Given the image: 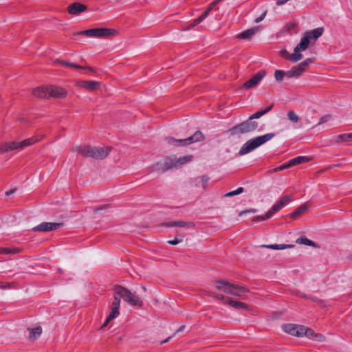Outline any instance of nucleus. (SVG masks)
Masks as SVG:
<instances>
[{
  "label": "nucleus",
  "instance_id": "f257e3e1",
  "mask_svg": "<svg viewBox=\"0 0 352 352\" xmlns=\"http://www.w3.org/2000/svg\"><path fill=\"white\" fill-rule=\"evenodd\" d=\"M215 288L225 294L239 297L242 299H248L246 294L249 289L243 286L231 283L223 280H216L214 281Z\"/></svg>",
  "mask_w": 352,
  "mask_h": 352
},
{
  "label": "nucleus",
  "instance_id": "f03ea898",
  "mask_svg": "<svg viewBox=\"0 0 352 352\" xmlns=\"http://www.w3.org/2000/svg\"><path fill=\"white\" fill-rule=\"evenodd\" d=\"M32 94L40 98H47L49 97L64 98L67 96V91L60 87L49 85L34 89Z\"/></svg>",
  "mask_w": 352,
  "mask_h": 352
},
{
  "label": "nucleus",
  "instance_id": "7ed1b4c3",
  "mask_svg": "<svg viewBox=\"0 0 352 352\" xmlns=\"http://www.w3.org/2000/svg\"><path fill=\"white\" fill-rule=\"evenodd\" d=\"M74 151L85 157H93L96 160L105 158L111 151L110 147H91L90 146H76Z\"/></svg>",
  "mask_w": 352,
  "mask_h": 352
},
{
  "label": "nucleus",
  "instance_id": "20e7f679",
  "mask_svg": "<svg viewBox=\"0 0 352 352\" xmlns=\"http://www.w3.org/2000/svg\"><path fill=\"white\" fill-rule=\"evenodd\" d=\"M275 136L274 133H269L263 135L252 138L247 141L240 148L239 154L240 155H246L267 141L270 140Z\"/></svg>",
  "mask_w": 352,
  "mask_h": 352
},
{
  "label": "nucleus",
  "instance_id": "39448f33",
  "mask_svg": "<svg viewBox=\"0 0 352 352\" xmlns=\"http://www.w3.org/2000/svg\"><path fill=\"white\" fill-rule=\"evenodd\" d=\"M118 32L115 29L100 28L82 30L73 33L74 36L82 35L93 38H109L117 35Z\"/></svg>",
  "mask_w": 352,
  "mask_h": 352
},
{
  "label": "nucleus",
  "instance_id": "423d86ee",
  "mask_svg": "<svg viewBox=\"0 0 352 352\" xmlns=\"http://www.w3.org/2000/svg\"><path fill=\"white\" fill-rule=\"evenodd\" d=\"M258 126V122L249 118L244 122L232 126L228 131L232 135L248 133L254 131Z\"/></svg>",
  "mask_w": 352,
  "mask_h": 352
},
{
  "label": "nucleus",
  "instance_id": "0eeeda50",
  "mask_svg": "<svg viewBox=\"0 0 352 352\" xmlns=\"http://www.w3.org/2000/svg\"><path fill=\"white\" fill-rule=\"evenodd\" d=\"M204 140V135L199 131H196L192 135L184 139H175L172 137H167L165 141L174 146H186Z\"/></svg>",
  "mask_w": 352,
  "mask_h": 352
},
{
  "label": "nucleus",
  "instance_id": "6e6552de",
  "mask_svg": "<svg viewBox=\"0 0 352 352\" xmlns=\"http://www.w3.org/2000/svg\"><path fill=\"white\" fill-rule=\"evenodd\" d=\"M118 294L122 296L125 302L131 305L142 306L143 304L142 300L138 296L122 286H118Z\"/></svg>",
  "mask_w": 352,
  "mask_h": 352
},
{
  "label": "nucleus",
  "instance_id": "1a4fd4ad",
  "mask_svg": "<svg viewBox=\"0 0 352 352\" xmlns=\"http://www.w3.org/2000/svg\"><path fill=\"white\" fill-rule=\"evenodd\" d=\"M118 285H116L114 287L115 292H114L113 301L112 302V306H111V310L109 315L106 318L104 323L102 326V328L104 327L105 326H107V324L111 320L117 318L120 314L119 309H120V298H122V296H120L119 294H118Z\"/></svg>",
  "mask_w": 352,
  "mask_h": 352
},
{
  "label": "nucleus",
  "instance_id": "9d476101",
  "mask_svg": "<svg viewBox=\"0 0 352 352\" xmlns=\"http://www.w3.org/2000/svg\"><path fill=\"white\" fill-rule=\"evenodd\" d=\"M323 32V28H318L306 32L299 43V48H301L302 50L304 51L307 50L309 44V41L311 39L316 40L322 36Z\"/></svg>",
  "mask_w": 352,
  "mask_h": 352
},
{
  "label": "nucleus",
  "instance_id": "9b49d317",
  "mask_svg": "<svg viewBox=\"0 0 352 352\" xmlns=\"http://www.w3.org/2000/svg\"><path fill=\"white\" fill-rule=\"evenodd\" d=\"M214 297L220 300L222 303L225 305H229L231 307L236 309H248V305L244 302L236 301L232 299L230 297L219 294H214Z\"/></svg>",
  "mask_w": 352,
  "mask_h": 352
},
{
  "label": "nucleus",
  "instance_id": "f8f14e48",
  "mask_svg": "<svg viewBox=\"0 0 352 352\" xmlns=\"http://www.w3.org/2000/svg\"><path fill=\"white\" fill-rule=\"evenodd\" d=\"M312 63L311 58H307L297 66L287 71V78H298L307 69L308 65Z\"/></svg>",
  "mask_w": 352,
  "mask_h": 352
},
{
  "label": "nucleus",
  "instance_id": "ddd939ff",
  "mask_svg": "<svg viewBox=\"0 0 352 352\" xmlns=\"http://www.w3.org/2000/svg\"><path fill=\"white\" fill-rule=\"evenodd\" d=\"M62 226V223L43 222L32 228L31 230L33 232H47L52 230H56Z\"/></svg>",
  "mask_w": 352,
  "mask_h": 352
},
{
  "label": "nucleus",
  "instance_id": "4468645a",
  "mask_svg": "<svg viewBox=\"0 0 352 352\" xmlns=\"http://www.w3.org/2000/svg\"><path fill=\"white\" fill-rule=\"evenodd\" d=\"M301 51L302 50L301 48H299L298 43L294 48V51L292 54H290L286 50H282L280 52V54L282 57L296 63L302 58V54L300 53Z\"/></svg>",
  "mask_w": 352,
  "mask_h": 352
},
{
  "label": "nucleus",
  "instance_id": "2eb2a0df",
  "mask_svg": "<svg viewBox=\"0 0 352 352\" xmlns=\"http://www.w3.org/2000/svg\"><path fill=\"white\" fill-rule=\"evenodd\" d=\"M177 167L176 157H168L164 159L163 164H157L154 167L153 170H162L164 171L170 169L172 168Z\"/></svg>",
  "mask_w": 352,
  "mask_h": 352
},
{
  "label": "nucleus",
  "instance_id": "dca6fc26",
  "mask_svg": "<svg viewBox=\"0 0 352 352\" xmlns=\"http://www.w3.org/2000/svg\"><path fill=\"white\" fill-rule=\"evenodd\" d=\"M265 74V71H260L259 72L254 75L250 80L246 81L243 84V87L244 89H250L254 87L255 86L258 85V83L261 81V80L263 78Z\"/></svg>",
  "mask_w": 352,
  "mask_h": 352
},
{
  "label": "nucleus",
  "instance_id": "f3484780",
  "mask_svg": "<svg viewBox=\"0 0 352 352\" xmlns=\"http://www.w3.org/2000/svg\"><path fill=\"white\" fill-rule=\"evenodd\" d=\"M282 329L292 336L302 337L303 328L301 325L285 324L282 326Z\"/></svg>",
  "mask_w": 352,
  "mask_h": 352
},
{
  "label": "nucleus",
  "instance_id": "a211bd4d",
  "mask_svg": "<svg viewBox=\"0 0 352 352\" xmlns=\"http://www.w3.org/2000/svg\"><path fill=\"white\" fill-rule=\"evenodd\" d=\"M76 85L88 91H95L100 87V82L93 80H80L76 82Z\"/></svg>",
  "mask_w": 352,
  "mask_h": 352
},
{
  "label": "nucleus",
  "instance_id": "6ab92c4d",
  "mask_svg": "<svg viewBox=\"0 0 352 352\" xmlns=\"http://www.w3.org/2000/svg\"><path fill=\"white\" fill-rule=\"evenodd\" d=\"M87 10V6L79 2H74L67 7V11L69 14L77 15Z\"/></svg>",
  "mask_w": 352,
  "mask_h": 352
},
{
  "label": "nucleus",
  "instance_id": "aec40b11",
  "mask_svg": "<svg viewBox=\"0 0 352 352\" xmlns=\"http://www.w3.org/2000/svg\"><path fill=\"white\" fill-rule=\"evenodd\" d=\"M209 177L206 175H203L200 177L191 178L190 182L195 184V186H199V184H201L202 188L206 190L207 188Z\"/></svg>",
  "mask_w": 352,
  "mask_h": 352
},
{
  "label": "nucleus",
  "instance_id": "412c9836",
  "mask_svg": "<svg viewBox=\"0 0 352 352\" xmlns=\"http://www.w3.org/2000/svg\"><path fill=\"white\" fill-rule=\"evenodd\" d=\"M164 225L169 227H193L195 226L192 222L184 221H168L164 223Z\"/></svg>",
  "mask_w": 352,
  "mask_h": 352
},
{
  "label": "nucleus",
  "instance_id": "4be33fe9",
  "mask_svg": "<svg viewBox=\"0 0 352 352\" xmlns=\"http://www.w3.org/2000/svg\"><path fill=\"white\" fill-rule=\"evenodd\" d=\"M15 149H21L20 142H11L4 144L1 147L2 152H9Z\"/></svg>",
  "mask_w": 352,
  "mask_h": 352
},
{
  "label": "nucleus",
  "instance_id": "5701e85b",
  "mask_svg": "<svg viewBox=\"0 0 352 352\" xmlns=\"http://www.w3.org/2000/svg\"><path fill=\"white\" fill-rule=\"evenodd\" d=\"M294 247V245H287V244H272V245H261L260 246L261 248H269L275 250H285L287 248H292Z\"/></svg>",
  "mask_w": 352,
  "mask_h": 352
},
{
  "label": "nucleus",
  "instance_id": "b1692460",
  "mask_svg": "<svg viewBox=\"0 0 352 352\" xmlns=\"http://www.w3.org/2000/svg\"><path fill=\"white\" fill-rule=\"evenodd\" d=\"M260 30V28L259 27H256V28H250L249 30H247L246 31L241 33L239 35V37L240 38H242V39H248V38H251L254 34H255L256 32H257L258 31H259Z\"/></svg>",
  "mask_w": 352,
  "mask_h": 352
},
{
  "label": "nucleus",
  "instance_id": "393cba45",
  "mask_svg": "<svg viewBox=\"0 0 352 352\" xmlns=\"http://www.w3.org/2000/svg\"><path fill=\"white\" fill-rule=\"evenodd\" d=\"M21 252V249L18 248H0V254H16Z\"/></svg>",
  "mask_w": 352,
  "mask_h": 352
},
{
  "label": "nucleus",
  "instance_id": "a878e982",
  "mask_svg": "<svg viewBox=\"0 0 352 352\" xmlns=\"http://www.w3.org/2000/svg\"><path fill=\"white\" fill-rule=\"evenodd\" d=\"M58 63H60V64H62L66 67H74V68H77V69H88L89 71H92V68H91V67L80 66V65H78L77 64L70 63V62L58 60Z\"/></svg>",
  "mask_w": 352,
  "mask_h": 352
},
{
  "label": "nucleus",
  "instance_id": "bb28decb",
  "mask_svg": "<svg viewBox=\"0 0 352 352\" xmlns=\"http://www.w3.org/2000/svg\"><path fill=\"white\" fill-rule=\"evenodd\" d=\"M30 330V338L36 339L38 338L41 333H42V329L41 327H37L35 328H32L29 329Z\"/></svg>",
  "mask_w": 352,
  "mask_h": 352
},
{
  "label": "nucleus",
  "instance_id": "cd10ccee",
  "mask_svg": "<svg viewBox=\"0 0 352 352\" xmlns=\"http://www.w3.org/2000/svg\"><path fill=\"white\" fill-rule=\"evenodd\" d=\"M296 243H299V244L306 245L308 246L316 247L315 243L313 241L308 239L305 236H301V237L298 238L296 240Z\"/></svg>",
  "mask_w": 352,
  "mask_h": 352
},
{
  "label": "nucleus",
  "instance_id": "c85d7f7f",
  "mask_svg": "<svg viewBox=\"0 0 352 352\" xmlns=\"http://www.w3.org/2000/svg\"><path fill=\"white\" fill-rule=\"evenodd\" d=\"M192 155L183 156V157H180L179 158L176 157L177 167L190 162L192 160Z\"/></svg>",
  "mask_w": 352,
  "mask_h": 352
},
{
  "label": "nucleus",
  "instance_id": "c756f323",
  "mask_svg": "<svg viewBox=\"0 0 352 352\" xmlns=\"http://www.w3.org/2000/svg\"><path fill=\"white\" fill-rule=\"evenodd\" d=\"M309 159L306 157L298 156L289 160L290 164L292 166L308 162Z\"/></svg>",
  "mask_w": 352,
  "mask_h": 352
},
{
  "label": "nucleus",
  "instance_id": "7c9ffc66",
  "mask_svg": "<svg viewBox=\"0 0 352 352\" xmlns=\"http://www.w3.org/2000/svg\"><path fill=\"white\" fill-rule=\"evenodd\" d=\"M38 141V139L30 138L23 141L20 142L21 149H23L28 146H30Z\"/></svg>",
  "mask_w": 352,
  "mask_h": 352
},
{
  "label": "nucleus",
  "instance_id": "2f4dec72",
  "mask_svg": "<svg viewBox=\"0 0 352 352\" xmlns=\"http://www.w3.org/2000/svg\"><path fill=\"white\" fill-rule=\"evenodd\" d=\"M303 330L302 336H305L306 337L309 338V339H311L314 340L316 333L311 329L307 328L304 326H302Z\"/></svg>",
  "mask_w": 352,
  "mask_h": 352
},
{
  "label": "nucleus",
  "instance_id": "473e14b6",
  "mask_svg": "<svg viewBox=\"0 0 352 352\" xmlns=\"http://www.w3.org/2000/svg\"><path fill=\"white\" fill-rule=\"evenodd\" d=\"M307 210H308L307 206L305 204H304L301 205L300 206H299L295 211H294L291 214V216L292 217H296V216L305 212Z\"/></svg>",
  "mask_w": 352,
  "mask_h": 352
},
{
  "label": "nucleus",
  "instance_id": "72a5a7b5",
  "mask_svg": "<svg viewBox=\"0 0 352 352\" xmlns=\"http://www.w3.org/2000/svg\"><path fill=\"white\" fill-rule=\"evenodd\" d=\"M205 19L204 15L199 16L197 19L193 21V22L190 24L188 26L184 28V30H189L192 28H193L195 26L199 24L201 22H202Z\"/></svg>",
  "mask_w": 352,
  "mask_h": 352
},
{
  "label": "nucleus",
  "instance_id": "f704fd0d",
  "mask_svg": "<svg viewBox=\"0 0 352 352\" xmlns=\"http://www.w3.org/2000/svg\"><path fill=\"white\" fill-rule=\"evenodd\" d=\"M285 76L287 77V72L276 70L274 72V78L278 82H281Z\"/></svg>",
  "mask_w": 352,
  "mask_h": 352
},
{
  "label": "nucleus",
  "instance_id": "c9c22d12",
  "mask_svg": "<svg viewBox=\"0 0 352 352\" xmlns=\"http://www.w3.org/2000/svg\"><path fill=\"white\" fill-rule=\"evenodd\" d=\"M287 118L292 122V123H298L300 120L299 116L294 111H289L287 113Z\"/></svg>",
  "mask_w": 352,
  "mask_h": 352
},
{
  "label": "nucleus",
  "instance_id": "e433bc0d",
  "mask_svg": "<svg viewBox=\"0 0 352 352\" xmlns=\"http://www.w3.org/2000/svg\"><path fill=\"white\" fill-rule=\"evenodd\" d=\"M284 206L282 204V203L278 200L270 210V212L273 215L275 212L280 210L281 208H283Z\"/></svg>",
  "mask_w": 352,
  "mask_h": 352
},
{
  "label": "nucleus",
  "instance_id": "4c0bfd02",
  "mask_svg": "<svg viewBox=\"0 0 352 352\" xmlns=\"http://www.w3.org/2000/svg\"><path fill=\"white\" fill-rule=\"evenodd\" d=\"M272 217V213L269 210L265 215L257 216L253 218V221H265Z\"/></svg>",
  "mask_w": 352,
  "mask_h": 352
},
{
  "label": "nucleus",
  "instance_id": "58836bf2",
  "mask_svg": "<svg viewBox=\"0 0 352 352\" xmlns=\"http://www.w3.org/2000/svg\"><path fill=\"white\" fill-rule=\"evenodd\" d=\"M243 192V188L239 187L235 190L230 191V192L226 193L224 196L226 197H232L234 195H239V194L242 193Z\"/></svg>",
  "mask_w": 352,
  "mask_h": 352
},
{
  "label": "nucleus",
  "instance_id": "ea45409f",
  "mask_svg": "<svg viewBox=\"0 0 352 352\" xmlns=\"http://www.w3.org/2000/svg\"><path fill=\"white\" fill-rule=\"evenodd\" d=\"M263 115H265V112H263V110H260V111H258L256 113H253L252 115H251L249 118L252 120H253L254 119L260 118Z\"/></svg>",
  "mask_w": 352,
  "mask_h": 352
},
{
  "label": "nucleus",
  "instance_id": "a19ab883",
  "mask_svg": "<svg viewBox=\"0 0 352 352\" xmlns=\"http://www.w3.org/2000/svg\"><path fill=\"white\" fill-rule=\"evenodd\" d=\"M292 166V164H290V162L289 161L287 163H285L282 165H280V166L276 168L274 171V172H277V171H282L289 167Z\"/></svg>",
  "mask_w": 352,
  "mask_h": 352
},
{
  "label": "nucleus",
  "instance_id": "79ce46f5",
  "mask_svg": "<svg viewBox=\"0 0 352 352\" xmlns=\"http://www.w3.org/2000/svg\"><path fill=\"white\" fill-rule=\"evenodd\" d=\"M291 200H292L291 196L285 195V196L282 197L279 201L282 203L283 206H285L287 204H288L291 201Z\"/></svg>",
  "mask_w": 352,
  "mask_h": 352
},
{
  "label": "nucleus",
  "instance_id": "37998d69",
  "mask_svg": "<svg viewBox=\"0 0 352 352\" xmlns=\"http://www.w3.org/2000/svg\"><path fill=\"white\" fill-rule=\"evenodd\" d=\"M337 142H349V133L339 135L337 137Z\"/></svg>",
  "mask_w": 352,
  "mask_h": 352
},
{
  "label": "nucleus",
  "instance_id": "c03bdc74",
  "mask_svg": "<svg viewBox=\"0 0 352 352\" xmlns=\"http://www.w3.org/2000/svg\"><path fill=\"white\" fill-rule=\"evenodd\" d=\"M331 116L330 115H325V116H322L320 119L319 122H318V125L327 122L329 120H331Z\"/></svg>",
  "mask_w": 352,
  "mask_h": 352
},
{
  "label": "nucleus",
  "instance_id": "a18cd8bd",
  "mask_svg": "<svg viewBox=\"0 0 352 352\" xmlns=\"http://www.w3.org/2000/svg\"><path fill=\"white\" fill-rule=\"evenodd\" d=\"M214 7H215V6H214V5H213V3L212 2V3L208 6V7L206 8V10L204 12V13H203L201 15H204V18L206 19V18L208 16V14H209L210 12V11H211V10H212Z\"/></svg>",
  "mask_w": 352,
  "mask_h": 352
},
{
  "label": "nucleus",
  "instance_id": "49530a36",
  "mask_svg": "<svg viewBox=\"0 0 352 352\" xmlns=\"http://www.w3.org/2000/svg\"><path fill=\"white\" fill-rule=\"evenodd\" d=\"M325 340V337L319 333H316L314 340L317 342H324Z\"/></svg>",
  "mask_w": 352,
  "mask_h": 352
},
{
  "label": "nucleus",
  "instance_id": "de8ad7c7",
  "mask_svg": "<svg viewBox=\"0 0 352 352\" xmlns=\"http://www.w3.org/2000/svg\"><path fill=\"white\" fill-rule=\"evenodd\" d=\"M182 241V239H178L177 238H175L173 240H169L168 241V243L170 245H177Z\"/></svg>",
  "mask_w": 352,
  "mask_h": 352
},
{
  "label": "nucleus",
  "instance_id": "09e8293b",
  "mask_svg": "<svg viewBox=\"0 0 352 352\" xmlns=\"http://www.w3.org/2000/svg\"><path fill=\"white\" fill-rule=\"evenodd\" d=\"M266 14H267V11H265L259 17H258L255 19V23H259L261 21H262L264 19V18L265 17Z\"/></svg>",
  "mask_w": 352,
  "mask_h": 352
},
{
  "label": "nucleus",
  "instance_id": "8fccbe9b",
  "mask_svg": "<svg viewBox=\"0 0 352 352\" xmlns=\"http://www.w3.org/2000/svg\"><path fill=\"white\" fill-rule=\"evenodd\" d=\"M273 104H270L269 107L265 108V109H262L263 112H265V114L268 113L272 108H273Z\"/></svg>",
  "mask_w": 352,
  "mask_h": 352
},
{
  "label": "nucleus",
  "instance_id": "3c124183",
  "mask_svg": "<svg viewBox=\"0 0 352 352\" xmlns=\"http://www.w3.org/2000/svg\"><path fill=\"white\" fill-rule=\"evenodd\" d=\"M171 338H172V337H171V336H170V337H168V338H166V340H164L162 341V342H160V344H165V343H167V342L170 340V339Z\"/></svg>",
  "mask_w": 352,
  "mask_h": 352
},
{
  "label": "nucleus",
  "instance_id": "603ef678",
  "mask_svg": "<svg viewBox=\"0 0 352 352\" xmlns=\"http://www.w3.org/2000/svg\"><path fill=\"white\" fill-rule=\"evenodd\" d=\"M184 329H185V326H184V325L181 326V327H179V328L176 331V332L175 333H175H178V332H180V331H183Z\"/></svg>",
  "mask_w": 352,
  "mask_h": 352
},
{
  "label": "nucleus",
  "instance_id": "864d4df0",
  "mask_svg": "<svg viewBox=\"0 0 352 352\" xmlns=\"http://www.w3.org/2000/svg\"><path fill=\"white\" fill-rule=\"evenodd\" d=\"M105 208V206H102V207H100V208H94V212H98L99 210H102Z\"/></svg>",
  "mask_w": 352,
  "mask_h": 352
},
{
  "label": "nucleus",
  "instance_id": "5fc2aeb1",
  "mask_svg": "<svg viewBox=\"0 0 352 352\" xmlns=\"http://www.w3.org/2000/svg\"><path fill=\"white\" fill-rule=\"evenodd\" d=\"M14 191H15V189H14V190H10V191H7V192H6V196H9V195H10L11 194H12Z\"/></svg>",
  "mask_w": 352,
  "mask_h": 352
},
{
  "label": "nucleus",
  "instance_id": "6e6d98bb",
  "mask_svg": "<svg viewBox=\"0 0 352 352\" xmlns=\"http://www.w3.org/2000/svg\"><path fill=\"white\" fill-rule=\"evenodd\" d=\"M248 212H256V210H248ZM245 212H247V211H243V212H241L239 214L241 215V214H243V213H245Z\"/></svg>",
  "mask_w": 352,
  "mask_h": 352
},
{
  "label": "nucleus",
  "instance_id": "4d7b16f0",
  "mask_svg": "<svg viewBox=\"0 0 352 352\" xmlns=\"http://www.w3.org/2000/svg\"><path fill=\"white\" fill-rule=\"evenodd\" d=\"M222 0H214V1H212L213 3V5H214L215 6L219 3Z\"/></svg>",
  "mask_w": 352,
  "mask_h": 352
},
{
  "label": "nucleus",
  "instance_id": "13d9d810",
  "mask_svg": "<svg viewBox=\"0 0 352 352\" xmlns=\"http://www.w3.org/2000/svg\"><path fill=\"white\" fill-rule=\"evenodd\" d=\"M349 141H352V133H349Z\"/></svg>",
  "mask_w": 352,
  "mask_h": 352
},
{
  "label": "nucleus",
  "instance_id": "bf43d9fd",
  "mask_svg": "<svg viewBox=\"0 0 352 352\" xmlns=\"http://www.w3.org/2000/svg\"><path fill=\"white\" fill-rule=\"evenodd\" d=\"M142 289L146 291V287L144 286H142Z\"/></svg>",
  "mask_w": 352,
  "mask_h": 352
}]
</instances>
